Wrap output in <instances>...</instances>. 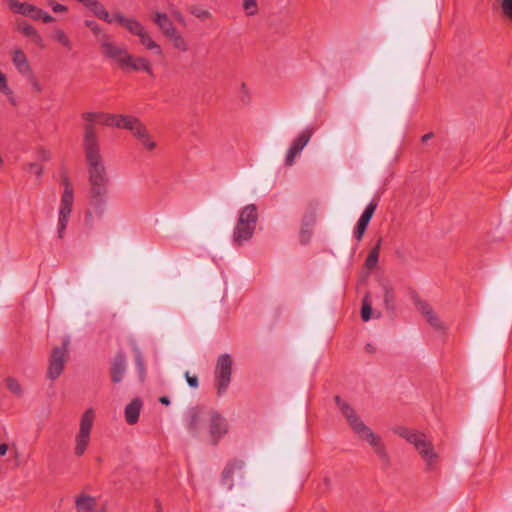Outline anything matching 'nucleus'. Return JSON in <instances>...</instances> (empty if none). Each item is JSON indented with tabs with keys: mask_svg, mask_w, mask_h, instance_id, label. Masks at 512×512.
Segmentation results:
<instances>
[{
	"mask_svg": "<svg viewBox=\"0 0 512 512\" xmlns=\"http://www.w3.org/2000/svg\"><path fill=\"white\" fill-rule=\"evenodd\" d=\"M334 401L358 438L361 441L367 442L372 447L374 453L379 457L385 467L390 466V456L382 438L366 426L354 408L343 401L340 396H335Z\"/></svg>",
	"mask_w": 512,
	"mask_h": 512,
	"instance_id": "obj_1",
	"label": "nucleus"
},
{
	"mask_svg": "<svg viewBox=\"0 0 512 512\" xmlns=\"http://www.w3.org/2000/svg\"><path fill=\"white\" fill-rule=\"evenodd\" d=\"M83 148L88 165L89 184H109V176L100 153L99 141L93 125L84 126Z\"/></svg>",
	"mask_w": 512,
	"mask_h": 512,
	"instance_id": "obj_2",
	"label": "nucleus"
},
{
	"mask_svg": "<svg viewBox=\"0 0 512 512\" xmlns=\"http://www.w3.org/2000/svg\"><path fill=\"white\" fill-rule=\"evenodd\" d=\"M394 432L414 446L424 461L427 471L432 472L438 469L440 456L435 451L431 440L424 433L407 427H397Z\"/></svg>",
	"mask_w": 512,
	"mask_h": 512,
	"instance_id": "obj_3",
	"label": "nucleus"
},
{
	"mask_svg": "<svg viewBox=\"0 0 512 512\" xmlns=\"http://www.w3.org/2000/svg\"><path fill=\"white\" fill-rule=\"evenodd\" d=\"M258 221V211L255 204L245 206L239 214L238 221L233 231V243L241 246L244 242L249 241L255 231Z\"/></svg>",
	"mask_w": 512,
	"mask_h": 512,
	"instance_id": "obj_4",
	"label": "nucleus"
},
{
	"mask_svg": "<svg viewBox=\"0 0 512 512\" xmlns=\"http://www.w3.org/2000/svg\"><path fill=\"white\" fill-rule=\"evenodd\" d=\"M61 183L64 187L63 194L61 196L60 208H59V219L57 226L58 237L62 239L66 230L69 217L72 212V206L74 202L73 187L68 176L63 175Z\"/></svg>",
	"mask_w": 512,
	"mask_h": 512,
	"instance_id": "obj_5",
	"label": "nucleus"
},
{
	"mask_svg": "<svg viewBox=\"0 0 512 512\" xmlns=\"http://www.w3.org/2000/svg\"><path fill=\"white\" fill-rule=\"evenodd\" d=\"M232 359L229 354L219 356L215 368V383L218 395H223L231 382Z\"/></svg>",
	"mask_w": 512,
	"mask_h": 512,
	"instance_id": "obj_6",
	"label": "nucleus"
},
{
	"mask_svg": "<svg viewBox=\"0 0 512 512\" xmlns=\"http://www.w3.org/2000/svg\"><path fill=\"white\" fill-rule=\"evenodd\" d=\"M69 344V337H65L62 341L61 347L53 348L50 355L49 366L47 370V376L49 379L55 380L63 372L64 364L68 355Z\"/></svg>",
	"mask_w": 512,
	"mask_h": 512,
	"instance_id": "obj_7",
	"label": "nucleus"
},
{
	"mask_svg": "<svg viewBox=\"0 0 512 512\" xmlns=\"http://www.w3.org/2000/svg\"><path fill=\"white\" fill-rule=\"evenodd\" d=\"M98 44L100 46L101 54L105 58L116 62L120 68L122 67L125 59H128V52L125 45L117 44L110 34L102 36Z\"/></svg>",
	"mask_w": 512,
	"mask_h": 512,
	"instance_id": "obj_8",
	"label": "nucleus"
},
{
	"mask_svg": "<svg viewBox=\"0 0 512 512\" xmlns=\"http://www.w3.org/2000/svg\"><path fill=\"white\" fill-rule=\"evenodd\" d=\"M209 434L213 445H217L219 440L228 432L227 420L217 411L208 410Z\"/></svg>",
	"mask_w": 512,
	"mask_h": 512,
	"instance_id": "obj_9",
	"label": "nucleus"
},
{
	"mask_svg": "<svg viewBox=\"0 0 512 512\" xmlns=\"http://www.w3.org/2000/svg\"><path fill=\"white\" fill-rule=\"evenodd\" d=\"M207 412L208 410L200 406L192 407L188 410L186 426L193 435H197L200 432L202 422L208 418Z\"/></svg>",
	"mask_w": 512,
	"mask_h": 512,
	"instance_id": "obj_10",
	"label": "nucleus"
},
{
	"mask_svg": "<svg viewBox=\"0 0 512 512\" xmlns=\"http://www.w3.org/2000/svg\"><path fill=\"white\" fill-rule=\"evenodd\" d=\"M108 186L109 184L90 185V204L99 215L104 212Z\"/></svg>",
	"mask_w": 512,
	"mask_h": 512,
	"instance_id": "obj_11",
	"label": "nucleus"
},
{
	"mask_svg": "<svg viewBox=\"0 0 512 512\" xmlns=\"http://www.w3.org/2000/svg\"><path fill=\"white\" fill-rule=\"evenodd\" d=\"M127 369V358L124 352L119 351L116 353L115 357L111 363V381L114 384H117L122 381L125 371Z\"/></svg>",
	"mask_w": 512,
	"mask_h": 512,
	"instance_id": "obj_12",
	"label": "nucleus"
},
{
	"mask_svg": "<svg viewBox=\"0 0 512 512\" xmlns=\"http://www.w3.org/2000/svg\"><path fill=\"white\" fill-rule=\"evenodd\" d=\"M122 121L121 128L130 130L139 141L149 133L145 125L136 117L126 116Z\"/></svg>",
	"mask_w": 512,
	"mask_h": 512,
	"instance_id": "obj_13",
	"label": "nucleus"
},
{
	"mask_svg": "<svg viewBox=\"0 0 512 512\" xmlns=\"http://www.w3.org/2000/svg\"><path fill=\"white\" fill-rule=\"evenodd\" d=\"M127 58L125 59L121 69L126 70L130 69L133 71H145L149 75L153 76V70L151 67L150 62L143 57H134L133 55L129 54L127 55Z\"/></svg>",
	"mask_w": 512,
	"mask_h": 512,
	"instance_id": "obj_14",
	"label": "nucleus"
},
{
	"mask_svg": "<svg viewBox=\"0 0 512 512\" xmlns=\"http://www.w3.org/2000/svg\"><path fill=\"white\" fill-rule=\"evenodd\" d=\"M114 22L123 25L131 34L140 36L144 31L143 25L136 19L125 18L120 12L114 13Z\"/></svg>",
	"mask_w": 512,
	"mask_h": 512,
	"instance_id": "obj_15",
	"label": "nucleus"
},
{
	"mask_svg": "<svg viewBox=\"0 0 512 512\" xmlns=\"http://www.w3.org/2000/svg\"><path fill=\"white\" fill-rule=\"evenodd\" d=\"M243 461L241 460H232L230 461L222 472L221 481L222 484L225 485L228 489H232L233 487V474L235 471H240L243 468Z\"/></svg>",
	"mask_w": 512,
	"mask_h": 512,
	"instance_id": "obj_16",
	"label": "nucleus"
},
{
	"mask_svg": "<svg viewBox=\"0 0 512 512\" xmlns=\"http://www.w3.org/2000/svg\"><path fill=\"white\" fill-rule=\"evenodd\" d=\"M154 22L166 37L177 30L166 13L156 12Z\"/></svg>",
	"mask_w": 512,
	"mask_h": 512,
	"instance_id": "obj_17",
	"label": "nucleus"
},
{
	"mask_svg": "<svg viewBox=\"0 0 512 512\" xmlns=\"http://www.w3.org/2000/svg\"><path fill=\"white\" fill-rule=\"evenodd\" d=\"M142 402L139 398L133 399L125 408V419L130 425L136 424L139 420Z\"/></svg>",
	"mask_w": 512,
	"mask_h": 512,
	"instance_id": "obj_18",
	"label": "nucleus"
},
{
	"mask_svg": "<svg viewBox=\"0 0 512 512\" xmlns=\"http://www.w3.org/2000/svg\"><path fill=\"white\" fill-rule=\"evenodd\" d=\"M12 61L19 73L23 75H31V67L27 57L21 49H16L13 53Z\"/></svg>",
	"mask_w": 512,
	"mask_h": 512,
	"instance_id": "obj_19",
	"label": "nucleus"
},
{
	"mask_svg": "<svg viewBox=\"0 0 512 512\" xmlns=\"http://www.w3.org/2000/svg\"><path fill=\"white\" fill-rule=\"evenodd\" d=\"M99 19L111 24L114 22V15L111 16L105 7L98 0H91L86 6Z\"/></svg>",
	"mask_w": 512,
	"mask_h": 512,
	"instance_id": "obj_20",
	"label": "nucleus"
},
{
	"mask_svg": "<svg viewBox=\"0 0 512 512\" xmlns=\"http://www.w3.org/2000/svg\"><path fill=\"white\" fill-rule=\"evenodd\" d=\"M95 420V411L92 408H88L81 416L79 432L85 434H91Z\"/></svg>",
	"mask_w": 512,
	"mask_h": 512,
	"instance_id": "obj_21",
	"label": "nucleus"
},
{
	"mask_svg": "<svg viewBox=\"0 0 512 512\" xmlns=\"http://www.w3.org/2000/svg\"><path fill=\"white\" fill-rule=\"evenodd\" d=\"M90 442V434L78 432L75 438L74 454L78 457L84 455Z\"/></svg>",
	"mask_w": 512,
	"mask_h": 512,
	"instance_id": "obj_22",
	"label": "nucleus"
},
{
	"mask_svg": "<svg viewBox=\"0 0 512 512\" xmlns=\"http://www.w3.org/2000/svg\"><path fill=\"white\" fill-rule=\"evenodd\" d=\"M96 501L93 497L81 494L76 499V507L79 512H93Z\"/></svg>",
	"mask_w": 512,
	"mask_h": 512,
	"instance_id": "obj_23",
	"label": "nucleus"
},
{
	"mask_svg": "<svg viewBox=\"0 0 512 512\" xmlns=\"http://www.w3.org/2000/svg\"><path fill=\"white\" fill-rule=\"evenodd\" d=\"M18 31L30 38L34 43L39 44L42 41V37L37 30L26 22L18 23Z\"/></svg>",
	"mask_w": 512,
	"mask_h": 512,
	"instance_id": "obj_24",
	"label": "nucleus"
},
{
	"mask_svg": "<svg viewBox=\"0 0 512 512\" xmlns=\"http://www.w3.org/2000/svg\"><path fill=\"white\" fill-rule=\"evenodd\" d=\"M313 135V129L312 128H306L304 129L299 135L298 137L293 141V143L291 144V146L293 148H296V150H298L299 152L302 151V149L307 145V143L309 142V140L311 139Z\"/></svg>",
	"mask_w": 512,
	"mask_h": 512,
	"instance_id": "obj_25",
	"label": "nucleus"
},
{
	"mask_svg": "<svg viewBox=\"0 0 512 512\" xmlns=\"http://www.w3.org/2000/svg\"><path fill=\"white\" fill-rule=\"evenodd\" d=\"M124 117L125 115L98 113L97 120L104 125L121 128L122 121L120 119H124Z\"/></svg>",
	"mask_w": 512,
	"mask_h": 512,
	"instance_id": "obj_26",
	"label": "nucleus"
},
{
	"mask_svg": "<svg viewBox=\"0 0 512 512\" xmlns=\"http://www.w3.org/2000/svg\"><path fill=\"white\" fill-rule=\"evenodd\" d=\"M382 238H379L376 245L371 249L369 252L366 260H365V266L368 269H373L376 267L379 259V251L381 248Z\"/></svg>",
	"mask_w": 512,
	"mask_h": 512,
	"instance_id": "obj_27",
	"label": "nucleus"
},
{
	"mask_svg": "<svg viewBox=\"0 0 512 512\" xmlns=\"http://www.w3.org/2000/svg\"><path fill=\"white\" fill-rule=\"evenodd\" d=\"M383 301L387 310L393 311L395 308V293L390 285H383Z\"/></svg>",
	"mask_w": 512,
	"mask_h": 512,
	"instance_id": "obj_28",
	"label": "nucleus"
},
{
	"mask_svg": "<svg viewBox=\"0 0 512 512\" xmlns=\"http://www.w3.org/2000/svg\"><path fill=\"white\" fill-rule=\"evenodd\" d=\"M28 16L33 20H42L44 23H50L54 21V18L50 14L34 5L30 7V13Z\"/></svg>",
	"mask_w": 512,
	"mask_h": 512,
	"instance_id": "obj_29",
	"label": "nucleus"
},
{
	"mask_svg": "<svg viewBox=\"0 0 512 512\" xmlns=\"http://www.w3.org/2000/svg\"><path fill=\"white\" fill-rule=\"evenodd\" d=\"M377 201L376 200H372L368 203V205L366 206L365 210L363 211L361 217L359 218L358 222L360 224H363V225H366L368 226L369 225V222L373 216V214L375 213V210L377 208Z\"/></svg>",
	"mask_w": 512,
	"mask_h": 512,
	"instance_id": "obj_30",
	"label": "nucleus"
},
{
	"mask_svg": "<svg viewBox=\"0 0 512 512\" xmlns=\"http://www.w3.org/2000/svg\"><path fill=\"white\" fill-rule=\"evenodd\" d=\"M9 8L18 14L28 16L32 4L22 3L18 0H7Z\"/></svg>",
	"mask_w": 512,
	"mask_h": 512,
	"instance_id": "obj_31",
	"label": "nucleus"
},
{
	"mask_svg": "<svg viewBox=\"0 0 512 512\" xmlns=\"http://www.w3.org/2000/svg\"><path fill=\"white\" fill-rule=\"evenodd\" d=\"M168 38L176 49L182 52H186L188 50L187 41L177 30L173 34L169 35Z\"/></svg>",
	"mask_w": 512,
	"mask_h": 512,
	"instance_id": "obj_32",
	"label": "nucleus"
},
{
	"mask_svg": "<svg viewBox=\"0 0 512 512\" xmlns=\"http://www.w3.org/2000/svg\"><path fill=\"white\" fill-rule=\"evenodd\" d=\"M140 42L149 50H156L158 55L162 54L160 46L144 31L140 36Z\"/></svg>",
	"mask_w": 512,
	"mask_h": 512,
	"instance_id": "obj_33",
	"label": "nucleus"
},
{
	"mask_svg": "<svg viewBox=\"0 0 512 512\" xmlns=\"http://www.w3.org/2000/svg\"><path fill=\"white\" fill-rule=\"evenodd\" d=\"M0 91L8 97V99L12 105L16 104L15 99L13 97V91L8 86L5 74H3L1 71H0Z\"/></svg>",
	"mask_w": 512,
	"mask_h": 512,
	"instance_id": "obj_34",
	"label": "nucleus"
},
{
	"mask_svg": "<svg viewBox=\"0 0 512 512\" xmlns=\"http://www.w3.org/2000/svg\"><path fill=\"white\" fill-rule=\"evenodd\" d=\"M85 26L88 27L92 33L94 34V36L96 37L97 39V42L100 41V39L102 38V36H107L108 33L105 32L99 25L96 21L94 20H85Z\"/></svg>",
	"mask_w": 512,
	"mask_h": 512,
	"instance_id": "obj_35",
	"label": "nucleus"
},
{
	"mask_svg": "<svg viewBox=\"0 0 512 512\" xmlns=\"http://www.w3.org/2000/svg\"><path fill=\"white\" fill-rule=\"evenodd\" d=\"M53 39L60 43L62 46L70 50L72 48V42L66 33L62 29H57L53 34Z\"/></svg>",
	"mask_w": 512,
	"mask_h": 512,
	"instance_id": "obj_36",
	"label": "nucleus"
},
{
	"mask_svg": "<svg viewBox=\"0 0 512 512\" xmlns=\"http://www.w3.org/2000/svg\"><path fill=\"white\" fill-rule=\"evenodd\" d=\"M6 386L9 389V391L16 396H21L23 393L22 387L17 379L14 377H7L6 380Z\"/></svg>",
	"mask_w": 512,
	"mask_h": 512,
	"instance_id": "obj_37",
	"label": "nucleus"
},
{
	"mask_svg": "<svg viewBox=\"0 0 512 512\" xmlns=\"http://www.w3.org/2000/svg\"><path fill=\"white\" fill-rule=\"evenodd\" d=\"M371 301L369 300V294H366L362 300L361 318L363 321H368L371 318Z\"/></svg>",
	"mask_w": 512,
	"mask_h": 512,
	"instance_id": "obj_38",
	"label": "nucleus"
},
{
	"mask_svg": "<svg viewBox=\"0 0 512 512\" xmlns=\"http://www.w3.org/2000/svg\"><path fill=\"white\" fill-rule=\"evenodd\" d=\"M243 9L247 16H254L258 13L256 0H243Z\"/></svg>",
	"mask_w": 512,
	"mask_h": 512,
	"instance_id": "obj_39",
	"label": "nucleus"
},
{
	"mask_svg": "<svg viewBox=\"0 0 512 512\" xmlns=\"http://www.w3.org/2000/svg\"><path fill=\"white\" fill-rule=\"evenodd\" d=\"M500 6L503 16L512 23V0H501Z\"/></svg>",
	"mask_w": 512,
	"mask_h": 512,
	"instance_id": "obj_40",
	"label": "nucleus"
},
{
	"mask_svg": "<svg viewBox=\"0 0 512 512\" xmlns=\"http://www.w3.org/2000/svg\"><path fill=\"white\" fill-rule=\"evenodd\" d=\"M425 318L433 328L438 330L444 329L442 322L440 321V319L438 318L434 311H432L431 314H428Z\"/></svg>",
	"mask_w": 512,
	"mask_h": 512,
	"instance_id": "obj_41",
	"label": "nucleus"
},
{
	"mask_svg": "<svg viewBox=\"0 0 512 512\" xmlns=\"http://www.w3.org/2000/svg\"><path fill=\"white\" fill-rule=\"evenodd\" d=\"M24 169L33 173L37 178H40L43 174V167L38 163H28L24 166Z\"/></svg>",
	"mask_w": 512,
	"mask_h": 512,
	"instance_id": "obj_42",
	"label": "nucleus"
},
{
	"mask_svg": "<svg viewBox=\"0 0 512 512\" xmlns=\"http://www.w3.org/2000/svg\"><path fill=\"white\" fill-rule=\"evenodd\" d=\"M136 355H135V362L136 366L139 370L140 377L143 378L145 373V366H144V359L141 354V352L138 349H135Z\"/></svg>",
	"mask_w": 512,
	"mask_h": 512,
	"instance_id": "obj_43",
	"label": "nucleus"
},
{
	"mask_svg": "<svg viewBox=\"0 0 512 512\" xmlns=\"http://www.w3.org/2000/svg\"><path fill=\"white\" fill-rule=\"evenodd\" d=\"M416 307L425 317L433 311L431 306L424 300H417Z\"/></svg>",
	"mask_w": 512,
	"mask_h": 512,
	"instance_id": "obj_44",
	"label": "nucleus"
},
{
	"mask_svg": "<svg viewBox=\"0 0 512 512\" xmlns=\"http://www.w3.org/2000/svg\"><path fill=\"white\" fill-rule=\"evenodd\" d=\"M299 153L300 152L298 150H296V148H293L292 146H290V148L288 149L287 155H286V159H285L286 165L287 166H292L293 163H294L295 157Z\"/></svg>",
	"mask_w": 512,
	"mask_h": 512,
	"instance_id": "obj_45",
	"label": "nucleus"
},
{
	"mask_svg": "<svg viewBox=\"0 0 512 512\" xmlns=\"http://www.w3.org/2000/svg\"><path fill=\"white\" fill-rule=\"evenodd\" d=\"M191 13L201 20H206L211 17V13L208 10H204V9L197 8V9L192 10Z\"/></svg>",
	"mask_w": 512,
	"mask_h": 512,
	"instance_id": "obj_46",
	"label": "nucleus"
},
{
	"mask_svg": "<svg viewBox=\"0 0 512 512\" xmlns=\"http://www.w3.org/2000/svg\"><path fill=\"white\" fill-rule=\"evenodd\" d=\"M140 142L144 148H146L147 150H150V151L155 149V147H156V143L151 139L149 133L146 135L145 138H142L140 140Z\"/></svg>",
	"mask_w": 512,
	"mask_h": 512,
	"instance_id": "obj_47",
	"label": "nucleus"
},
{
	"mask_svg": "<svg viewBox=\"0 0 512 512\" xmlns=\"http://www.w3.org/2000/svg\"><path fill=\"white\" fill-rule=\"evenodd\" d=\"M366 229H367L366 225H363V224H360L359 222H357L356 227L354 229V237L358 241H360L362 239Z\"/></svg>",
	"mask_w": 512,
	"mask_h": 512,
	"instance_id": "obj_48",
	"label": "nucleus"
},
{
	"mask_svg": "<svg viewBox=\"0 0 512 512\" xmlns=\"http://www.w3.org/2000/svg\"><path fill=\"white\" fill-rule=\"evenodd\" d=\"M310 237H311V231L309 230V228L302 227V229L300 231L301 244H303V245L307 244L310 241Z\"/></svg>",
	"mask_w": 512,
	"mask_h": 512,
	"instance_id": "obj_49",
	"label": "nucleus"
},
{
	"mask_svg": "<svg viewBox=\"0 0 512 512\" xmlns=\"http://www.w3.org/2000/svg\"><path fill=\"white\" fill-rule=\"evenodd\" d=\"M49 5L51 7V9L56 12V13H60V12H66L67 11V7L65 5H62V4H59V3H56L54 0H49Z\"/></svg>",
	"mask_w": 512,
	"mask_h": 512,
	"instance_id": "obj_50",
	"label": "nucleus"
},
{
	"mask_svg": "<svg viewBox=\"0 0 512 512\" xmlns=\"http://www.w3.org/2000/svg\"><path fill=\"white\" fill-rule=\"evenodd\" d=\"M185 378L188 383V385L191 388H197L198 387V377L196 375H190L189 372L185 373Z\"/></svg>",
	"mask_w": 512,
	"mask_h": 512,
	"instance_id": "obj_51",
	"label": "nucleus"
},
{
	"mask_svg": "<svg viewBox=\"0 0 512 512\" xmlns=\"http://www.w3.org/2000/svg\"><path fill=\"white\" fill-rule=\"evenodd\" d=\"M82 118L87 122H93L98 118V112H86L82 115ZM87 125H92L88 123Z\"/></svg>",
	"mask_w": 512,
	"mask_h": 512,
	"instance_id": "obj_52",
	"label": "nucleus"
},
{
	"mask_svg": "<svg viewBox=\"0 0 512 512\" xmlns=\"http://www.w3.org/2000/svg\"><path fill=\"white\" fill-rule=\"evenodd\" d=\"M314 221H315V218H314V216L312 214L311 215H306L303 218L302 227L309 228L311 225H313Z\"/></svg>",
	"mask_w": 512,
	"mask_h": 512,
	"instance_id": "obj_53",
	"label": "nucleus"
},
{
	"mask_svg": "<svg viewBox=\"0 0 512 512\" xmlns=\"http://www.w3.org/2000/svg\"><path fill=\"white\" fill-rule=\"evenodd\" d=\"M173 16L175 17V19H176L179 23L184 24V16H183L180 12H178V11L174 12V13H173Z\"/></svg>",
	"mask_w": 512,
	"mask_h": 512,
	"instance_id": "obj_54",
	"label": "nucleus"
},
{
	"mask_svg": "<svg viewBox=\"0 0 512 512\" xmlns=\"http://www.w3.org/2000/svg\"><path fill=\"white\" fill-rule=\"evenodd\" d=\"M8 451V445L3 443V444H0V455L3 456L7 453Z\"/></svg>",
	"mask_w": 512,
	"mask_h": 512,
	"instance_id": "obj_55",
	"label": "nucleus"
},
{
	"mask_svg": "<svg viewBox=\"0 0 512 512\" xmlns=\"http://www.w3.org/2000/svg\"><path fill=\"white\" fill-rule=\"evenodd\" d=\"M33 87L34 89L37 91V92H41L42 91V87L41 85L39 84V82L37 80L34 79L33 81Z\"/></svg>",
	"mask_w": 512,
	"mask_h": 512,
	"instance_id": "obj_56",
	"label": "nucleus"
},
{
	"mask_svg": "<svg viewBox=\"0 0 512 512\" xmlns=\"http://www.w3.org/2000/svg\"><path fill=\"white\" fill-rule=\"evenodd\" d=\"M433 137V133L432 132H429V133H426L425 135H423L422 137V142H427L428 140H430L431 138Z\"/></svg>",
	"mask_w": 512,
	"mask_h": 512,
	"instance_id": "obj_57",
	"label": "nucleus"
},
{
	"mask_svg": "<svg viewBox=\"0 0 512 512\" xmlns=\"http://www.w3.org/2000/svg\"><path fill=\"white\" fill-rule=\"evenodd\" d=\"M159 401H160L162 404H164V405H169V403H170V400H169V398H168L167 396H162V397H160Z\"/></svg>",
	"mask_w": 512,
	"mask_h": 512,
	"instance_id": "obj_58",
	"label": "nucleus"
},
{
	"mask_svg": "<svg viewBox=\"0 0 512 512\" xmlns=\"http://www.w3.org/2000/svg\"><path fill=\"white\" fill-rule=\"evenodd\" d=\"M365 350H366L367 352H369V353H373L375 349H374V347H373L371 344H367V345L365 346Z\"/></svg>",
	"mask_w": 512,
	"mask_h": 512,
	"instance_id": "obj_59",
	"label": "nucleus"
},
{
	"mask_svg": "<svg viewBox=\"0 0 512 512\" xmlns=\"http://www.w3.org/2000/svg\"><path fill=\"white\" fill-rule=\"evenodd\" d=\"M90 217H91V213H90V212H87V213H86V220L88 221V220L90 219Z\"/></svg>",
	"mask_w": 512,
	"mask_h": 512,
	"instance_id": "obj_60",
	"label": "nucleus"
}]
</instances>
